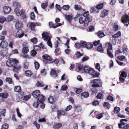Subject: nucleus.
<instances>
[{"label": "nucleus", "instance_id": "obj_29", "mask_svg": "<svg viewBox=\"0 0 129 129\" xmlns=\"http://www.w3.org/2000/svg\"><path fill=\"white\" fill-rule=\"evenodd\" d=\"M93 45L92 44L88 43H87L86 45L85 46V48L88 49H90L92 48Z\"/></svg>", "mask_w": 129, "mask_h": 129}, {"label": "nucleus", "instance_id": "obj_2", "mask_svg": "<svg viewBox=\"0 0 129 129\" xmlns=\"http://www.w3.org/2000/svg\"><path fill=\"white\" fill-rule=\"evenodd\" d=\"M128 120L126 119H122L120 120V124H119V126L120 128H122V129H129V125L127 124Z\"/></svg>", "mask_w": 129, "mask_h": 129}, {"label": "nucleus", "instance_id": "obj_64", "mask_svg": "<svg viewBox=\"0 0 129 129\" xmlns=\"http://www.w3.org/2000/svg\"><path fill=\"white\" fill-rule=\"evenodd\" d=\"M97 98L98 99H101L103 98V95L102 93H98L97 95Z\"/></svg>", "mask_w": 129, "mask_h": 129}, {"label": "nucleus", "instance_id": "obj_25", "mask_svg": "<svg viewBox=\"0 0 129 129\" xmlns=\"http://www.w3.org/2000/svg\"><path fill=\"white\" fill-rule=\"evenodd\" d=\"M97 34L98 36L100 38H102L105 36L104 33L103 32L99 31Z\"/></svg>", "mask_w": 129, "mask_h": 129}, {"label": "nucleus", "instance_id": "obj_10", "mask_svg": "<svg viewBox=\"0 0 129 129\" xmlns=\"http://www.w3.org/2000/svg\"><path fill=\"white\" fill-rule=\"evenodd\" d=\"M24 35L23 31L21 29H20L16 33L15 37L17 38H21Z\"/></svg>", "mask_w": 129, "mask_h": 129}, {"label": "nucleus", "instance_id": "obj_32", "mask_svg": "<svg viewBox=\"0 0 129 129\" xmlns=\"http://www.w3.org/2000/svg\"><path fill=\"white\" fill-rule=\"evenodd\" d=\"M48 2H46L45 3H42L41 4V7L43 9H45L48 6Z\"/></svg>", "mask_w": 129, "mask_h": 129}, {"label": "nucleus", "instance_id": "obj_58", "mask_svg": "<svg viewBox=\"0 0 129 129\" xmlns=\"http://www.w3.org/2000/svg\"><path fill=\"white\" fill-rule=\"evenodd\" d=\"M68 86L66 85H63L61 87V89L63 91L66 90L68 89Z\"/></svg>", "mask_w": 129, "mask_h": 129}, {"label": "nucleus", "instance_id": "obj_46", "mask_svg": "<svg viewBox=\"0 0 129 129\" xmlns=\"http://www.w3.org/2000/svg\"><path fill=\"white\" fill-rule=\"evenodd\" d=\"M81 95L84 98H87L89 96V94L86 92L82 93L81 94Z\"/></svg>", "mask_w": 129, "mask_h": 129}, {"label": "nucleus", "instance_id": "obj_16", "mask_svg": "<svg viewBox=\"0 0 129 129\" xmlns=\"http://www.w3.org/2000/svg\"><path fill=\"white\" fill-rule=\"evenodd\" d=\"M40 94V91L38 90H35L32 93V95L34 98H37Z\"/></svg>", "mask_w": 129, "mask_h": 129}, {"label": "nucleus", "instance_id": "obj_23", "mask_svg": "<svg viewBox=\"0 0 129 129\" xmlns=\"http://www.w3.org/2000/svg\"><path fill=\"white\" fill-rule=\"evenodd\" d=\"M90 68L89 66H85L83 67V69L84 72L88 73Z\"/></svg>", "mask_w": 129, "mask_h": 129}, {"label": "nucleus", "instance_id": "obj_55", "mask_svg": "<svg viewBox=\"0 0 129 129\" xmlns=\"http://www.w3.org/2000/svg\"><path fill=\"white\" fill-rule=\"evenodd\" d=\"M37 85L38 86L43 87L44 86V85L43 83L41 82H38L37 83Z\"/></svg>", "mask_w": 129, "mask_h": 129}, {"label": "nucleus", "instance_id": "obj_31", "mask_svg": "<svg viewBox=\"0 0 129 129\" xmlns=\"http://www.w3.org/2000/svg\"><path fill=\"white\" fill-rule=\"evenodd\" d=\"M103 106L105 108L108 109L110 107L109 104L107 102H105L104 103Z\"/></svg>", "mask_w": 129, "mask_h": 129}, {"label": "nucleus", "instance_id": "obj_48", "mask_svg": "<svg viewBox=\"0 0 129 129\" xmlns=\"http://www.w3.org/2000/svg\"><path fill=\"white\" fill-rule=\"evenodd\" d=\"M36 26V24L34 22L31 23L30 24V27L32 30L34 29V28Z\"/></svg>", "mask_w": 129, "mask_h": 129}, {"label": "nucleus", "instance_id": "obj_50", "mask_svg": "<svg viewBox=\"0 0 129 129\" xmlns=\"http://www.w3.org/2000/svg\"><path fill=\"white\" fill-rule=\"evenodd\" d=\"M127 76V73L125 71L122 72L120 74V76H122L124 78H126Z\"/></svg>", "mask_w": 129, "mask_h": 129}, {"label": "nucleus", "instance_id": "obj_41", "mask_svg": "<svg viewBox=\"0 0 129 129\" xmlns=\"http://www.w3.org/2000/svg\"><path fill=\"white\" fill-rule=\"evenodd\" d=\"M117 58L121 61H123L126 58V57L123 55L119 56L117 57Z\"/></svg>", "mask_w": 129, "mask_h": 129}, {"label": "nucleus", "instance_id": "obj_3", "mask_svg": "<svg viewBox=\"0 0 129 129\" xmlns=\"http://www.w3.org/2000/svg\"><path fill=\"white\" fill-rule=\"evenodd\" d=\"M91 19H89V18L86 17L83 18L82 17H80L79 19V22L80 24L84 23V26H85L88 25V22L91 21Z\"/></svg>", "mask_w": 129, "mask_h": 129}, {"label": "nucleus", "instance_id": "obj_1", "mask_svg": "<svg viewBox=\"0 0 129 129\" xmlns=\"http://www.w3.org/2000/svg\"><path fill=\"white\" fill-rule=\"evenodd\" d=\"M18 63V60L16 59L9 58L6 62V65L8 67H13L16 64Z\"/></svg>", "mask_w": 129, "mask_h": 129}, {"label": "nucleus", "instance_id": "obj_47", "mask_svg": "<svg viewBox=\"0 0 129 129\" xmlns=\"http://www.w3.org/2000/svg\"><path fill=\"white\" fill-rule=\"evenodd\" d=\"M87 43V42L84 41H83L80 42V43L81 47H85V46L86 45Z\"/></svg>", "mask_w": 129, "mask_h": 129}, {"label": "nucleus", "instance_id": "obj_11", "mask_svg": "<svg viewBox=\"0 0 129 129\" xmlns=\"http://www.w3.org/2000/svg\"><path fill=\"white\" fill-rule=\"evenodd\" d=\"M15 22H16L15 27L17 29H18L22 27L23 26L22 23L19 20H17Z\"/></svg>", "mask_w": 129, "mask_h": 129}, {"label": "nucleus", "instance_id": "obj_4", "mask_svg": "<svg viewBox=\"0 0 129 129\" xmlns=\"http://www.w3.org/2000/svg\"><path fill=\"white\" fill-rule=\"evenodd\" d=\"M122 21L125 26H127L129 24V14L128 15L125 14L121 18Z\"/></svg>", "mask_w": 129, "mask_h": 129}, {"label": "nucleus", "instance_id": "obj_45", "mask_svg": "<svg viewBox=\"0 0 129 129\" xmlns=\"http://www.w3.org/2000/svg\"><path fill=\"white\" fill-rule=\"evenodd\" d=\"M40 73L41 75L43 76H44L46 74V72L45 71V69H43L41 71Z\"/></svg>", "mask_w": 129, "mask_h": 129}, {"label": "nucleus", "instance_id": "obj_56", "mask_svg": "<svg viewBox=\"0 0 129 129\" xmlns=\"http://www.w3.org/2000/svg\"><path fill=\"white\" fill-rule=\"evenodd\" d=\"M103 116V114L100 113L96 115V118L99 119H100Z\"/></svg>", "mask_w": 129, "mask_h": 129}, {"label": "nucleus", "instance_id": "obj_60", "mask_svg": "<svg viewBox=\"0 0 129 129\" xmlns=\"http://www.w3.org/2000/svg\"><path fill=\"white\" fill-rule=\"evenodd\" d=\"M33 124L38 129L39 128L40 125L38 124L36 121H34V122Z\"/></svg>", "mask_w": 129, "mask_h": 129}, {"label": "nucleus", "instance_id": "obj_13", "mask_svg": "<svg viewBox=\"0 0 129 129\" xmlns=\"http://www.w3.org/2000/svg\"><path fill=\"white\" fill-rule=\"evenodd\" d=\"M17 64L14 65L13 67V70L14 71L17 72L19 71L21 68V66L20 65L17 66H16Z\"/></svg>", "mask_w": 129, "mask_h": 129}, {"label": "nucleus", "instance_id": "obj_40", "mask_svg": "<svg viewBox=\"0 0 129 129\" xmlns=\"http://www.w3.org/2000/svg\"><path fill=\"white\" fill-rule=\"evenodd\" d=\"M70 7L69 5H63L62 7V9L66 11L68 10Z\"/></svg>", "mask_w": 129, "mask_h": 129}, {"label": "nucleus", "instance_id": "obj_17", "mask_svg": "<svg viewBox=\"0 0 129 129\" xmlns=\"http://www.w3.org/2000/svg\"><path fill=\"white\" fill-rule=\"evenodd\" d=\"M51 74L52 76L54 78L57 76V75L56 73V71L54 69H52L51 71Z\"/></svg>", "mask_w": 129, "mask_h": 129}, {"label": "nucleus", "instance_id": "obj_49", "mask_svg": "<svg viewBox=\"0 0 129 129\" xmlns=\"http://www.w3.org/2000/svg\"><path fill=\"white\" fill-rule=\"evenodd\" d=\"M74 8L75 10H80L82 9L80 6H78L77 5H74Z\"/></svg>", "mask_w": 129, "mask_h": 129}, {"label": "nucleus", "instance_id": "obj_21", "mask_svg": "<svg viewBox=\"0 0 129 129\" xmlns=\"http://www.w3.org/2000/svg\"><path fill=\"white\" fill-rule=\"evenodd\" d=\"M7 53V50L6 49H3L1 50L0 52L1 55L3 56H5Z\"/></svg>", "mask_w": 129, "mask_h": 129}, {"label": "nucleus", "instance_id": "obj_53", "mask_svg": "<svg viewBox=\"0 0 129 129\" xmlns=\"http://www.w3.org/2000/svg\"><path fill=\"white\" fill-rule=\"evenodd\" d=\"M107 54L109 56L110 58H113V55L110 51H109L108 50L107 51Z\"/></svg>", "mask_w": 129, "mask_h": 129}, {"label": "nucleus", "instance_id": "obj_6", "mask_svg": "<svg viewBox=\"0 0 129 129\" xmlns=\"http://www.w3.org/2000/svg\"><path fill=\"white\" fill-rule=\"evenodd\" d=\"M89 74L92 75V77L93 78L98 77L100 73L98 72H96L95 70L92 68L90 69L88 73Z\"/></svg>", "mask_w": 129, "mask_h": 129}, {"label": "nucleus", "instance_id": "obj_36", "mask_svg": "<svg viewBox=\"0 0 129 129\" xmlns=\"http://www.w3.org/2000/svg\"><path fill=\"white\" fill-rule=\"evenodd\" d=\"M32 73L30 70H27L25 72V74L26 76H30L32 75Z\"/></svg>", "mask_w": 129, "mask_h": 129}, {"label": "nucleus", "instance_id": "obj_7", "mask_svg": "<svg viewBox=\"0 0 129 129\" xmlns=\"http://www.w3.org/2000/svg\"><path fill=\"white\" fill-rule=\"evenodd\" d=\"M11 10V8L8 6H5L3 8L2 12L5 14L9 13Z\"/></svg>", "mask_w": 129, "mask_h": 129}, {"label": "nucleus", "instance_id": "obj_61", "mask_svg": "<svg viewBox=\"0 0 129 129\" xmlns=\"http://www.w3.org/2000/svg\"><path fill=\"white\" fill-rule=\"evenodd\" d=\"M16 111L17 113V116L19 117L20 118L22 115L19 111V110L18 108H17L16 109Z\"/></svg>", "mask_w": 129, "mask_h": 129}, {"label": "nucleus", "instance_id": "obj_26", "mask_svg": "<svg viewBox=\"0 0 129 129\" xmlns=\"http://www.w3.org/2000/svg\"><path fill=\"white\" fill-rule=\"evenodd\" d=\"M13 5L14 7L17 8H19L20 7V4L17 2H14L13 3Z\"/></svg>", "mask_w": 129, "mask_h": 129}, {"label": "nucleus", "instance_id": "obj_27", "mask_svg": "<svg viewBox=\"0 0 129 129\" xmlns=\"http://www.w3.org/2000/svg\"><path fill=\"white\" fill-rule=\"evenodd\" d=\"M48 100L51 104H53L54 103V100L52 96H49L48 99Z\"/></svg>", "mask_w": 129, "mask_h": 129}, {"label": "nucleus", "instance_id": "obj_15", "mask_svg": "<svg viewBox=\"0 0 129 129\" xmlns=\"http://www.w3.org/2000/svg\"><path fill=\"white\" fill-rule=\"evenodd\" d=\"M8 96V93L7 92H4L0 93V97L2 99H6Z\"/></svg>", "mask_w": 129, "mask_h": 129}, {"label": "nucleus", "instance_id": "obj_59", "mask_svg": "<svg viewBox=\"0 0 129 129\" xmlns=\"http://www.w3.org/2000/svg\"><path fill=\"white\" fill-rule=\"evenodd\" d=\"M47 41V43L48 46L50 47H52V45L51 41V39L48 40H46Z\"/></svg>", "mask_w": 129, "mask_h": 129}, {"label": "nucleus", "instance_id": "obj_44", "mask_svg": "<svg viewBox=\"0 0 129 129\" xmlns=\"http://www.w3.org/2000/svg\"><path fill=\"white\" fill-rule=\"evenodd\" d=\"M120 110V109L119 108L117 107H115L114 110V112L115 113H117Z\"/></svg>", "mask_w": 129, "mask_h": 129}, {"label": "nucleus", "instance_id": "obj_8", "mask_svg": "<svg viewBox=\"0 0 129 129\" xmlns=\"http://www.w3.org/2000/svg\"><path fill=\"white\" fill-rule=\"evenodd\" d=\"M43 39L45 41L51 39V37L49 36V33L47 32H43L42 34Z\"/></svg>", "mask_w": 129, "mask_h": 129}, {"label": "nucleus", "instance_id": "obj_63", "mask_svg": "<svg viewBox=\"0 0 129 129\" xmlns=\"http://www.w3.org/2000/svg\"><path fill=\"white\" fill-rule=\"evenodd\" d=\"M34 64L36 69H38L39 68V63L37 62H35Z\"/></svg>", "mask_w": 129, "mask_h": 129}, {"label": "nucleus", "instance_id": "obj_19", "mask_svg": "<svg viewBox=\"0 0 129 129\" xmlns=\"http://www.w3.org/2000/svg\"><path fill=\"white\" fill-rule=\"evenodd\" d=\"M45 99V98L42 95H40L39 98L37 99V100L40 103L44 101Z\"/></svg>", "mask_w": 129, "mask_h": 129}, {"label": "nucleus", "instance_id": "obj_42", "mask_svg": "<svg viewBox=\"0 0 129 129\" xmlns=\"http://www.w3.org/2000/svg\"><path fill=\"white\" fill-rule=\"evenodd\" d=\"M103 6V4L102 3L98 5L96 7V8L98 10L102 9Z\"/></svg>", "mask_w": 129, "mask_h": 129}, {"label": "nucleus", "instance_id": "obj_24", "mask_svg": "<svg viewBox=\"0 0 129 129\" xmlns=\"http://www.w3.org/2000/svg\"><path fill=\"white\" fill-rule=\"evenodd\" d=\"M43 57L45 59V61L47 60L49 61H50L51 60V58L48 55L45 54L43 56Z\"/></svg>", "mask_w": 129, "mask_h": 129}, {"label": "nucleus", "instance_id": "obj_39", "mask_svg": "<svg viewBox=\"0 0 129 129\" xmlns=\"http://www.w3.org/2000/svg\"><path fill=\"white\" fill-rule=\"evenodd\" d=\"M14 17L12 15L8 16L6 19V21H10L13 19Z\"/></svg>", "mask_w": 129, "mask_h": 129}, {"label": "nucleus", "instance_id": "obj_62", "mask_svg": "<svg viewBox=\"0 0 129 129\" xmlns=\"http://www.w3.org/2000/svg\"><path fill=\"white\" fill-rule=\"evenodd\" d=\"M83 55V54H81L78 51L77 52L76 56L77 57L79 58Z\"/></svg>", "mask_w": 129, "mask_h": 129}, {"label": "nucleus", "instance_id": "obj_28", "mask_svg": "<svg viewBox=\"0 0 129 129\" xmlns=\"http://www.w3.org/2000/svg\"><path fill=\"white\" fill-rule=\"evenodd\" d=\"M75 110L78 112L81 111V108L79 105H75L74 106Z\"/></svg>", "mask_w": 129, "mask_h": 129}, {"label": "nucleus", "instance_id": "obj_30", "mask_svg": "<svg viewBox=\"0 0 129 129\" xmlns=\"http://www.w3.org/2000/svg\"><path fill=\"white\" fill-rule=\"evenodd\" d=\"M29 66V63L26 61H25L23 63V68L25 69L28 68Z\"/></svg>", "mask_w": 129, "mask_h": 129}, {"label": "nucleus", "instance_id": "obj_57", "mask_svg": "<svg viewBox=\"0 0 129 129\" xmlns=\"http://www.w3.org/2000/svg\"><path fill=\"white\" fill-rule=\"evenodd\" d=\"M8 125L6 123L3 125L2 126V129H8Z\"/></svg>", "mask_w": 129, "mask_h": 129}, {"label": "nucleus", "instance_id": "obj_43", "mask_svg": "<svg viewBox=\"0 0 129 129\" xmlns=\"http://www.w3.org/2000/svg\"><path fill=\"white\" fill-rule=\"evenodd\" d=\"M40 102L37 100L36 102H35L33 104V106L35 108L38 107L39 105V104Z\"/></svg>", "mask_w": 129, "mask_h": 129}, {"label": "nucleus", "instance_id": "obj_33", "mask_svg": "<svg viewBox=\"0 0 129 129\" xmlns=\"http://www.w3.org/2000/svg\"><path fill=\"white\" fill-rule=\"evenodd\" d=\"M97 50L98 51L100 52H103L104 49L103 48L102 45L101 44H100V46L98 47Z\"/></svg>", "mask_w": 129, "mask_h": 129}, {"label": "nucleus", "instance_id": "obj_34", "mask_svg": "<svg viewBox=\"0 0 129 129\" xmlns=\"http://www.w3.org/2000/svg\"><path fill=\"white\" fill-rule=\"evenodd\" d=\"M121 35V33L120 31H119L117 33L112 35V37L113 38H117Z\"/></svg>", "mask_w": 129, "mask_h": 129}, {"label": "nucleus", "instance_id": "obj_22", "mask_svg": "<svg viewBox=\"0 0 129 129\" xmlns=\"http://www.w3.org/2000/svg\"><path fill=\"white\" fill-rule=\"evenodd\" d=\"M22 51L24 54H26L29 52L28 47L27 46L24 47L22 49Z\"/></svg>", "mask_w": 129, "mask_h": 129}, {"label": "nucleus", "instance_id": "obj_18", "mask_svg": "<svg viewBox=\"0 0 129 129\" xmlns=\"http://www.w3.org/2000/svg\"><path fill=\"white\" fill-rule=\"evenodd\" d=\"M108 13V11L106 10H104L102 11V13L100 15V16L102 17H104L107 15Z\"/></svg>", "mask_w": 129, "mask_h": 129}, {"label": "nucleus", "instance_id": "obj_20", "mask_svg": "<svg viewBox=\"0 0 129 129\" xmlns=\"http://www.w3.org/2000/svg\"><path fill=\"white\" fill-rule=\"evenodd\" d=\"M62 126L61 123H58L54 125L53 126V128L54 129H59Z\"/></svg>", "mask_w": 129, "mask_h": 129}, {"label": "nucleus", "instance_id": "obj_5", "mask_svg": "<svg viewBox=\"0 0 129 129\" xmlns=\"http://www.w3.org/2000/svg\"><path fill=\"white\" fill-rule=\"evenodd\" d=\"M91 82L93 83L91 86L92 87H100V85L102 84L101 81L98 79L93 80H92Z\"/></svg>", "mask_w": 129, "mask_h": 129}, {"label": "nucleus", "instance_id": "obj_12", "mask_svg": "<svg viewBox=\"0 0 129 129\" xmlns=\"http://www.w3.org/2000/svg\"><path fill=\"white\" fill-rule=\"evenodd\" d=\"M49 25L50 27L55 28L61 25V23H58L57 24H54L52 22H50L49 23Z\"/></svg>", "mask_w": 129, "mask_h": 129}, {"label": "nucleus", "instance_id": "obj_38", "mask_svg": "<svg viewBox=\"0 0 129 129\" xmlns=\"http://www.w3.org/2000/svg\"><path fill=\"white\" fill-rule=\"evenodd\" d=\"M65 17L66 19L69 21H70L72 19V16L69 15H65Z\"/></svg>", "mask_w": 129, "mask_h": 129}, {"label": "nucleus", "instance_id": "obj_9", "mask_svg": "<svg viewBox=\"0 0 129 129\" xmlns=\"http://www.w3.org/2000/svg\"><path fill=\"white\" fill-rule=\"evenodd\" d=\"M14 12L16 15L18 16H21L22 13H23L24 12H25V11L23 9L20 10L17 8L15 9Z\"/></svg>", "mask_w": 129, "mask_h": 129}, {"label": "nucleus", "instance_id": "obj_54", "mask_svg": "<svg viewBox=\"0 0 129 129\" xmlns=\"http://www.w3.org/2000/svg\"><path fill=\"white\" fill-rule=\"evenodd\" d=\"M6 21V19L5 17H0V23H2Z\"/></svg>", "mask_w": 129, "mask_h": 129}, {"label": "nucleus", "instance_id": "obj_37", "mask_svg": "<svg viewBox=\"0 0 129 129\" xmlns=\"http://www.w3.org/2000/svg\"><path fill=\"white\" fill-rule=\"evenodd\" d=\"M5 80L6 82H8L9 84H11L12 83V81L11 78L7 77L6 78Z\"/></svg>", "mask_w": 129, "mask_h": 129}, {"label": "nucleus", "instance_id": "obj_14", "mask_svg": "<svg viewBox=\"0 0 129 129\" xmlns=\"http://www.w3.org/2000/svg\"><path fill=\"white\" fill-rule=\"evenodd\" d=\"M8 45V44L6 41H3L0 43V47L2 48H6Z\"/></svg>", "mask_w": 129, "mask_h": 129}, {"label": "nucleus", "instance_id": "obj_51", "mask_svg": "<svg viewBox=\"0 0 129 129\" xmlns=\"http://www.w3.org/2000/svg\"><path fill=\"white\" fill-rule=\"evenodd\" d=\"M112 49V47L111 44L109 42L108 43V48L107 49V51L108 50L109 51H111Z\"/></svg>", "mask_w": 129, "mask_h": 129}, {"label": "nucleus", "instance_id": "obj_35", "mask_svg": "<svg viewBox=\"0 0 129 129\" xmlns=\"http://www.w3.org/2000/svg\"><path fill=\"white\" fill-rule=\"evenodd\" d=\"M14 90L16 92H19L21 91V89L19 86H16L15 87Z\"/></svg>", "mask_w": 129, "mask_h": 129}, {"label": "nucleus", "instance_id": "obj_52", "mask_svg": "<svg viewBox=\"0 0 129 129\" xmlns=\"http://www.w3.org/2000/svg\"><path fill=\"white\" fill-rule=\"evenodd\" d=\"M30 41L33 43L36 44L37 42V39L36 38L34 37L30 39Z\"/></svg>", "mask_w": 129, "mask_h": 129}]
</instances>
